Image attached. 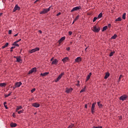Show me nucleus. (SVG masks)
Listing matches in <instances>:
<instances>
[{
  "label": "nucleus",
  "mask_w": 128,
  "mask_h": 128,
  "mask_svg": "<svg viewBox=\"0 0 128 128\" xmlns=\"http://www.w3.org/2000/svg\"><path fill=\"white\" fill-rule=\"evenodd\" d=\"M58 60L54 59V60L52 62V64H58Z\"/></svg>",
  "instance_id": "16"
},
{
  "label": "nucleus",
  "mask_w": 128,
  "mask_h": 128,
  "mask_svg": "<svg viewBox=\"0 0 128 128\" xmlns=\"http://www.w3.org/2000/svg\"><path fill=\"white\" fill-rule=\"evenodd\" d=\"M12 30H8V34H12Z\"/></svg>",
  "instance_id": "44"
},
{
  "label": "nucleus",
  "mask_w": 128,
  "mask_h": 128,
  "mask_svg": "<svg viewBox=\"0 0 128 128\" xmlns=\"http://www.w3.org/2000/svg\"><path fill=\"white\" fill-rule=\"evenodd\" d=\"M116 52L114 51L111 52L109 55L110 56H112Z\"/></svg>",
  "instance_id": "28"
},
{
  "label": "nucleus",
  "mask_w": 128,
  "mask_h": 128,
  "mask_svg": "<svg viewBox=\"0 0 128 128\" xmlns=\"http://www.w3.org/2000/svg\"><path fill=\"white\" fill-rule=\"evenodd\" d=\"M51 62H52V60H54V58H52L51 60H50Z\"/></svg>",
  "instance_id": "60"
},
{
  "label": "nucleus",
  "mask_w": 128,
  "mask_h": 128,
  "mask_svg": "<svg viewBox=\"0 0 128 128\" xmlns=\"http://www.w3.org/2000/svg\"><path fill=\"white\" fill-rule=\"evenodd\" d=\"M17 87H16V85L14 86H13V90H16V88Z\"/></svg>",
  "instance_id": "53"
},
{
  "label": "nucleus",
  "mask_w": 128,
  "mask_h": 128,
  "mask_svg": "<svg viewBox=\"0 0 128 128\" xmlns=\"http://www.w3.org/2000/svg\"><path fill=\"white\" fill-rule=\"evenodd\" d=\"M68 57L64 58H63L62 60V62H64V64L66 62H68Z\"/></svg>",
  "instance_id": "14"
},
{
  "label": "nucleus",
  "mask_w": 128,
  "mask_h": 128,
  "mask_svg": "<svg viewBox=\"0 0 128 128\" xmlns=\"http://www.w3.org/2000/svg\"><path fill=\"white\" fill-rule=\"evenodd\" d=\"M64 40H66V37H64V36L62 37V38L58 41V42L59 44H62V42H64Z\"/></svg>",
  "instance_id": "10"
},
{
  "label": "nucleus",
  "mask_w": 128,
  "mask_h": 128,
  "mask_svg": "<svg viewBox=\"0 0 128 128\" xmlns=\"http://www.w3.org/2000/svg\"><path fill=\"white\" fill-rule=\"evenodd\" d=\"M82 62V58L80 57H78L75 59V62Z\"/></svg>",
  "instance_id": "12"
},
{
  "label": "nucleus",
  "mask_w": 128,
  "mask_h": 128,
  "mask_svg": "<svg viewBox=\"0 0 128 128\" xmlns=\"http://www.w3.org/2000/svg\"><path fill=\"white\" fill-rule=\"evenodd\" d=\"M92 76V72H90L88 76H87L86 82H88L90 78V76Z\"/></svg>",
  "instance_id": "15"
},
{
  "label": "nucleus",
  "mask_w": 128,
  "mask_h": 128,
  "mask_svg": "<svg viewBox=\"0 0 128 128\" xmlns=\"http://www.w3.org/2000/svg\"><path fill=\"white\" fill-rule=\"evenodd\" d=\"M38 0H36L35 1V2H34V4H36V2H38Z\"/></svg>",
  "instance_id": "57"
},
{
  "label": "nucleus",
  "mask_w": 128,
  "mask_h": 128,
  "mask_svg": "<svg viewBox=\"0 0 128 128\" xmlns=\"http://www.w3.org/2000/svg\"><path fill=\"white\" fill-rule=\"evenodd\" d=\"M20 60H20V57H17V58H16V62H20Z\"/></svg>",
  "instance_id": "30"
},
{
  "label": "nucleus",
  "mask_w": 128,
  "mask_h": 128,
  "mask_svg": "<svg viewBox=\"0 0 128 128\" xmlns=\"http://www.w3.org/2000/svg\"><path fill=\"white\" fill-rule=\"evenodd\" d=\"M4 108H6V110H8V108L6 105L4 106Z\"/></svg>",
  "instance_id": "49"
},
{
  "label": "nucleus",
  "mask_w": 128,
  "mask_h": 128,
  "mask_svg": "<svg viewBox=\"0 0 128 128\" xmlns=\"http://www.w3.org/2000/svg\"><path fill=\"white\" fill-rule=\"evenodd\" d=\"M102 126H94L93 128H102Z\"/></svg>",
  "instance_id": "41"
},
{
  "label": "nucleus",
  "mask_w": 128,
  "mask_h": 128,
  "mask_svg": "<svg viewBox=\"0 0 128 128\" xmlns=\"http://www.w3.org/2000/svg\"><path fill=\"white\" fill-rule=\"evenodd\" d=\"M14 48H16V46H12V47H11V48H10V50H14Z\"/></svg>",
  "instance_id": "47"
},
{
  "label": "nucleus",
  "mask_w": 128,
  "mask_h": 128,
  "mask_svg": "<svg viewBox=\"0 0 128 128\" xmlns=\"http://www.w3.org/2000/svg\"><path fill=\"white\" fill-rule=\"evenodd\" d=\"M18 112L19 114H22V112H24V110H20V111H18Z\"/></svg>",
  "instance_id": "35"
},
{
  "label": "nucleus",
  "mask_w": 128,
  "mask_h": 128,
  "mask_svg": "<svg viewBox=\"0 0 128 128\" xmlns=\"http://www.w3.org/2000/svg\"><path fill=\"white\" fill-rule=\"evenodd\" d=\"M74 126V124L70 125L68 128H72Z\"/></svg>",
  "instance_id": "36"
},
{
  "label": "nucleus",
  "mask_w": 128,
  "mask_h": 128,
  "mask_svg": "<svg viewBox=\"0 0 128 128\" xmlns=\"http://www.w3.org/2000/svg\"><path fill=\"white\" fill-rule=\"evenodd\" d=\"M80 18V16H76V17L75 18V20H78V18Z\"/></svg>",
  "instance_id": "39"
},
{
  "label": "nucleus",
  "mask_w": 128,
  "mask_h": 128,
  "mask_svg": "<svg viewBox=\"0 0 128 128\" xmlns=\"http://www.w3.org/2000/svg\"><path fill=\"white\" fill-rule=\"evenodd\" d=\"M122 75H120L119 78H118V80L119 82L120 81V80H122Z\"/></svg>",
  "instance_id": "38"
},
{
  "label": "nucleus",
  "mask_w": 128,
  "mask_h": 128,
  "mask_svg": "<svg viewBox=\"0 0 128 128\" xmlns=\"http://www.w3.org/2000/svg\"><path fill=\"white\" fill-rule=\"evenodd\" d=\"M96 102H94L92 104V106L91 107V112L92 114H94V108H96Z\"/></svg>",
  "instance_id": "4"
},
{
  "label": "nucleus",
  "mask_w": 128,
  "mask_h": 128,
  "mask_svg": "<svg viewBox=\"0 0 128 128\" xmlns=\"http://www.w3.org/2000/svg\"><path fill=\"white\" fill-rule=\"evenodd\" d=\"M72 31L69 32V36H72Z\"/></svg>",
  "instance_id": "43"
},
{
  "label": "nucleus",
  "mask_w": 128,
  "mask_h": 128,
  "mask_svg": "<svg viewBox=\"0 0 128 128\" xmlns=\"http://www.w3.org/2000/svg\"><path fill=\"white\" fill-rule=\"evenodd\" d=\"M34 92H36V88H33L31 90V92L32 94Z\"/></svg>",
  "instance_id": "40"
},
{
  "label": "nucleus",
  "mask_w": 128,
  "mask_h": 128,
  "mask_svg": "<svg viewBox=\"0 0 128 128\" xmlns=\"http://www.w3.org/2000/svg\"><path fill=\"white\" fill-rule=\"evenodd\" d=\"M77 82H78V84H76V86H80V81L78 80V81Z\"/></svg>",
  "instance_id": "48"
},
{
  "label": "nucleus",
  "mask_w": 128,
  "mask_h": 128,
  "mask_svg": "<svg viewBox=\"0 0 128 128\" xmlns=\"http://www.w3.org/2000/svg\"><path fill=\"white\" fill-rule=\"evenodd\" d=\"M22 106H18L16 108V112H18V110H22Z\"/></svg>",
  "instance_id": "22"
},
{
  "label": "nucleus",
  "mask_w": 128,
  "mask_h": 128,
  "mask_svg": "<svg viewBox=\"0 0 128 128\" xmlns=\"http://www.w3.org/2000/svg\"><path fill=\"white\" fill-rule=\"evenodd\" d=\"M10 52H13L12 49H11Z\"/></svg>",
  "instance_id": "63"
},
{
  "label": "nucleus",
  "mask_w": 128,
  "mask_h": 128,
  "mask_svg": "<svg viewBox=\"0 0 128 128\" xmlns=\"http://www.w3.org/2000/svg\"><path fill=\"white\" fill-rule=\"evenodd\" d=\"M38 32H40V34H42V30H40L38 31Z\"/></svg>",
  "instance_id": "54"
},
{
  "label": "nucleus",
  "mask_w": 128,
  "mask_h": 128,
  "mask_svg": "<svg viewBox=\"0 0 128 128\" xmlns=\"http://www.w3.org/2000/svg\"><path fill=\"white\" fill-rule=\"evenodd\" d=\"M6 102H4V106H6Z\"/></svg>",
  "instance_id": "52"
},
{
  "label": "nucleus",
  "mask_w": 128,
  "mask_h": 128,
  "mask_svg": "<svg viewBox=\"0 0 128 128\" xmlns=\"http://www.w3.org/2000/svg\"><path fill=\"white\" fill-rule=\"evenodd\" d=\"M96 20H98V18L94 17L93 20V22H96Z\"/></svg>",
  "instance_id": "37"
},
{
  "label": "nucleus",
  "mask_w": 128,
  "mask_h": 128,
  "mask_svg": "<svg viewBox=\"0 0 128 128\" xmlns=\"http://www.w3.org/2000/svg\"><path fill=\"white\" fill-rule=\"evenodd\" d=\"M86 50H88V48H85L86 52Z\"/></svg>",
  "instance_id": "62"
},
{
  "label": "nucleus",
  "mask_w": 128,
  "mask_h": 128,
  "mask_svg": "<svg viewBox=\"0 0 128 128\" xmlns=\"http://www.w3.org/2000/svg\"><path fill=\"white\" fill-rule=\"evenodd\" d=\"M32 106H34V108H40V104H38V103H33Z\"/></svg>",
  "instance_id": "13"
},
{
  "label": "nucleus",
  "mask_w": 128,
  "mask_h": 128,
  "mask_svg": "<svg viewBox=\"0 0 128 128\" xmlns=\"http://www.w3.org/2000/svg\"><path fill=\"white\" fill-rule=\"evenodd\" d=\"M64 72H62L60 74L59 76H61V77L62 76H64Z\"/></svg>",
  "instance_id": "42"
},
{
  "label": "nucleus",
  "mask_w": 128,
  "mask_h": 128,
  "mask_svg": "<svg viewBox=\"0 0 128 128\" xmlns=\"http://www.w3.org/2000/svg\"><path fill=\"white\" fill-rule=\"evenodd\" d=\"M36 72V68H32L31 70L29 71L28 74H32V72Z\"/></svg>",
  "instance_id": "7"
},
{
  "label": "nucleus",
  "mask_w": 128,
  "mask_h": 128,
  "mask_svg": "<svg viewBox=\"0 0 128 128\" xmlns=\"http://www.w3.org/2000/svg\"><path fill=\"white\" fill-rule=\"evenodd\" d=\"M14 116V114H13V116Z\"/></svg>",
  "instance_id": "64"
},
{
  "label": "nucleus",
  "mask_w": 128,
  "mask_h": 128,
  "mask_svg": "<svg viewBox=\"0 0 128 128\" xmlns=\"http://www.w3.org/2000/svg\"><path fill=\"white\" fill-rule=\"evenodd\" d=\"M22 40V39H19L18 40L16 41V42H20Z\"/></svg>",
  "instance_id": "46"
},
{
  "label": "nucleus",
  "mask_w": 128,
  "mask_h": 128,
  "mask_svg": "<svg viewBox=\"0 0 128 128\" xmlns=\"http://www.w3.org/2000/svg\"><path fill=\"white\" fill-rule=\"evenodd\" d=\"M80 8H82L80 6L74 7L71 10V12H76V10H80Z\"/></svg>",
  "instance_id": "6"
},
{
  "label": "nucleus",
  "mask_w": 128,
  "mask_h": 128,
  "mask_svg": "<svg viewBox=\"0 0 128 128\" xmlns=\"http://www.w3.org/2000/svg\"><path fill=\"white\" fill-rule=\"evenodd\" d=\"M102 12H100L99 14H98V18H100L102 17Z\"/></svg>",
  "instance_id": "26"
},
{
  "label": "nucleus",
  "mask_w": 128,
  "mask_h": 128,
  "mask_svg": "<svg viewBox=\"0 0 128 128\" xmlns=\"http://www.w3.org/2000/svg\"><path fill=\"white\" fill-rule=\"evenodd\" d=\"M76 22V20H75L73 21V22H72V24H74V22Z\"/></svg>",
  "instance_id": "58"
},
{
  "label": "nucleus",
  "mask_w": 128,
  "mask_h": 128,
  "mask_svg": "<svg viewBox=\"0 0 128 128\" xmlns=\"http://www.w3.org/2000/svg\"><path fill=\"white\" fill-rule=\"evenodd\" d=\"M86 86H85L84 88L80 91V92H86Z\"/></svg>",
  "instance_id": "27"
},
{
  "label": "nucleus",
  "mask_w": 128,
  "mask_h": 128,
  "mask_svg": "<svg viewBox=\"0 0 128 128\" xmlns=\"http://www.w3.org/2000/svg\"><path fill=\"white\" fill-rule=\"evenodd\" d=\"M18 34H16L15 35H14V36H18Z\"/></svg>",
  "instance_id": "55"
},
{
  "label": "nucleus",
  "mask_w": 128,
  "mask_h": 128,
  "mask_svg": "<svg viewBox=\"0 0 128 128\" xmlns=\"http://www.w3.org/2000/svg\"><path fill=\"white\" fill-rule=\"evenodd\" d=\"M126 13H124L122 15V18L123 20H126Z\"/></svg>",
  "instance_id": "33"
},
{
  "label": "nucleus",
  "mask_w": 128,
  "mask_h": 128,
  "mask_svg": "<svg viewBox=\"0 0 128 128\" xmlns=\"http://www.w3.org/2000/svg\"><path fill=\"white\" fill-rule=\"evenodd\" d=\"M16 10H20V6H18V4L16 5L15 7L14 8L13 10L14 12H16Z\"/></svg>",
  "instance_id": "9"
},
{
  "label": "nucleus",
  "mask_w": 128,
  "mask_h": 128,
  "mask_svg": "<svg viewBox=\"0 0 128 128\" xmlns=\"http://www.w3.org/2000/svg\"><path fill=\"white\" fill-rule=\"evenodd\" d=\"M110 26H112V24H108V28H110Z\"/></svg>",
  "instance_id": "51"
},
{
  "label": "nucleus",
  "mask_w": 128,
  "mask_h": 128,
  "mask_svg": "<svg viewBox=\"0 0 128 128\" xmlns=\"http://www.w3.org/2000/svg\"><path fill=\"white\" fill-rule=\"evenodd\" d=\"M121 20H122V18L120 17H119L116 20V22H120Z\"/></svg>",
  "instance_id": "32"
},
{
  "label": "nucleus",
  "mask_w": 128,
  "mask_h": 128,
  "mask_svg": "<svg viewBox=\"0 0 128 128\" xmlns=\"http://www.w3.org/2000/svg\"><path fill=\"white\" fill-rule=\"evenodd\" d=\"M108 76H110V73L109 72H106V74L104 78L105 80H106V78H108Z\"/></svg>",
  "instance_id": "19"
},
{
  "label": "nucleus",
  "mask_w": 128,
  "mask_h": 128,
  "mask_svg": "<svg viewBox=\"0 0 128 128\" xmlns=\"http://www.w3.org/2000/svg\"><path fill=\"white\" fill-rule=\"evenodd\" d=\"M2 16V13H0V16Z\"/></svg>",
  "instance_id": "59"
},
{
  "label": "nucleus",
  "mask_w": 128,
  "mask_h": 128,
  "mask_svg": "<svg viewBox=\"0 0 128 128\" xmlns=\"http://www.w3.org/2000/svg\"><path fill=\"white\" fill-rule=\"evenodd\" d=\"M128 96L126 94H124L122 96H120V100L124 102V100H128Z\"/></svg>",
  "instance_id": "1"
},
{
  "label": "nucleus",
  "mask_w": 128,
  "mask_h": 128,
  "mask_svg": "<svg viewBox=\"0 0 128 128\" xmlns=\"http://www.w3.org/2000/svg\"><path fill=\"white\" fill-rule=\"evenodd\" d=\"M85 108H88V105L87 104L85 105Z\"/></svg>",
  "instance_id": "56"
},
{
  "label": "nucleus",
  "mask_w": 128,
  "mask_h": 128,
  "mask_svg": "<svg viewBox=\"0 0 128 128\" xmlns=\"http://www.w3.org/2000/svg\"><path fill=\"white\" fill-rule=\"evenodd\" d=\"M117 36H118V35H116V34H114V36H113L112 37V40H116V38H117Z\"/></svg>",
  "instance_id": "29"
},
{
  "label": "nucleus",
  "mask_w": 128,
  "mask_h": 128,
  "mask_svg": "<svg viewBox=\"0 0 128 128\" xmlns=\"http://www.w3.org/2000/svg\"><path fill=\"white\" fill-rule=\"evenodd\" d=\"M22 84V82H17L15 83L16 88H20V86Z\"/></svg>",
  "instance_id": "11"
},
{
  "label": "nucleus",
  "mask_w": 128,
  "mask_h": 128,
  "mask_svg": "<svg viewBox=\"0 0 128 128\" xmlns=\"http://www.w3.org/2000/svg\"><path fill=\"white\" fill-rule=\"evenodd\" d=\"M6 86V83H0V86H1V88L5 87Z\"/></svg>",
  "instance_id": "21"
},
{
  "label": "nucleus",
  "mask_w": 128,
  "mask_h": 128,
  "mask_svg": "<svg viewBox=\"0 0 128 128\" xmlns=\"http://www.w3.org/2000/svg\"><path fill=\"white\" fill-rule=\"evenodd\" d=\"M62 76L59 75L58 78L55 80V82H58V80H60Z\"/></svg>",
  "instance_id": "20"
},
{
  "label": "nucleus",
  "mask_w": 128,
  "mask_h": 128,
  "mask_svg": "<svg viewBox=\"0 0 128 128\" xmlns=\"http://www.w3.org/2000/svg\"><path fill=\"white\" fill-rule=\"evenodd\" d=\"M92 30H93V32H98L100 30V28L95 26H93Z\"/></svg>",
  "instance_id": "2"
},
{
  "label": "nucleus",
  "mask_w": 128,
  "mask_h": 128,
  "mask_svg": "<svg viewBox=\"0 0 128 128\" xmlns=\"http://www.w3.org/2000/svg\"><path fill=\"white\" fill-rule=\"evenodd\" d=\"M98 106H99V108H102V104H100V102H97Z\"/></svg>",
  "instance_id": "23"
},
{
  "label": "nucleus",
  "mask_w": 128,
  "mask_h": 128,
  "mask_svg": "<svg viewBox=\"0 0 128 128\" xmlns=\"http://www.w3.org/2000/svg\"><path fill=\"white\" fill-rule=\"evenodd\" d=\"M10 126L11 128H16V123H11L10 124Z\"/></svg>",
  "instance_id": "17"
},
{
  "label": "nucleus",
  "mask_w": 128,
  "mask_h": 128,
  "mask_svg": "<svg viewBox=\"0 0 128 128\" xmlns=\"http://www.w3.org/2000/svg\"><path fill=\"white\" fill-rule=\"evenodd\" d=\"M12 46H20V45H18V42H14L12 44Z\"/></svg>",
  "instance_id": "24"
},
{
  "label": "nucleus",
  "mask_w": 128,
  "mask_h": 128,
  "mask_svg": "<svg viewBox=\"0 0 128 128\" xmlns=\"http://www.w3.org/2000/svg\"><path fill=\"white\" fill-rule=\"evenodd\" d=\"M60 14H62V13L58 12V13L56 14V16H60Z\"/></svg>",
  "instance_id": "45"
},
{
  "label": "nucleus",
  "mask_w": 128,
  "mask_h": 128,
  "mask_svg": "<svg viewBox=\"0 0 128 128\" xmlns=\"http://www.w3.org/2000/svg\"><path fill=\"white\" fill-rule=\"evenodd\" d=\"M38 50H40V48H33L30 51V54H32L33 52H38Z\"/></svg>",
  "instance_id": "5"
},
{
  "label": "nucleus",
  "mask_w": 128,
  "mask_h": 128,
  "mask_svg": "<svg viewBox=\"0 0 128 128\" xmlns=\"http://www.w3.org/2000/svg\"><path fill=\"white\" fill-rule=\"evenodd\" d=\"M14 58H16H16H18V57H17V56H14Z\"/></svg>",
  "instance_id": "61"
},
{
  "label": "nucleus",
  "mask_w": 128,
  "mask_h": 128,
  "mask_svg": "<svg viewBox=\"0 0 128 128\" xmlns=\"http://www.w3.org/2000/svg\"><path fill=\"white\" fill-rule=\"evenodd\" d=\"M8 46V42H6L4 46H2V48H6V46Z\"/></svg>",
  "instance_id": "25"
},
{
  "label": "nucleus",
  "mask_w": 128,
  "mask_h": 128,
  "mask_svg": "<svg viewBox=\"0 0 128 128\" xmlns=\"http://www.w3.org/2000/svg\"><path fill=\"white\" fill-rule=\"evenodd\" d=\"M106 28H108V26H104L102 30V32H104V30H106Z\"/></svg>",
  "instance_id": "31"
},
{
  "label": "nucleus",
  "mask_w": 128,
  "mask_h": 128,
  "mask_svg": "<svg viewBox=\"0 0 128 128\" xmlns=\"http://www.w3.org/2000/svg\"><path fill=\"white\" fill-rule=\"evenodd\" d=\"M50 10V6L48 8L44 9L42 11L40 12V14H46Z\"/></svg>",
  "instance_id": "3"
},
{
  "label": "nucleus",
  "mask_w": 128,
  "mask_h": 128,
  "mask_svg": "<svg viewBox=\"0 0 128 128\" xmlns=\"http://www.w3.org/2000/svg\"><path fill=\"white\" fill-rule=\"evenodd\" d=\"M72 88H66V94H70V92H72Z\"/></svg>",
  "instance_id": "8"
},
{
  "label": "nucleus",
  "mask_w": 128,
  "mask_h": 128,
  "mask_svg": "<svg viewBox=\"0 0 128 128\" xmlns=\"http://www.w3.org/2000/svg\"><path fill=\"white\" fill-rule=\"evenodd\" d=\"M11 94H12V92H10V94H6L5 98H8V96H10Z\"/></svg>",
  "instance_id": "34"
},
{
  "label": "nucleus",
  "mask_w": 128,
  "mask_h": 128,
  "mask_svg": "<svg viewBox=\"0 0 128 128\" xmlns=\"http://www.w3.org/2000/svg\"><path fill=\"white\" fill-rule=\"evenodd\" d=\"M67 50H70V47H68L66 48Z\"/></svg>",
  "instance_id": "50"
},
{
  "label": "nucleus",
  "mask_w": 128,
  "mask_h": 128,
  "mask_svg": "<svg viewBox=\"0 0 128 128\" xmlns=\"http://www.w3.org/2000/svg\"><path fill=\"white\" fill-rule=\"evenodd\" d=\"M48 72H46L44 73H42L40 74V76H48Z\"/></svg>",
  "instance_id": "18"
}]
</instances>
